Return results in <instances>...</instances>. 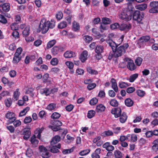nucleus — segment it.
I'll list each match as a JSON object with an SVG mask.
<instances>
[{"label": "nucleus", "mask_w": 158, "mask_h": 158, "mask_svg": "<svg viewBox=\"0 0 158 158\" xmlns=\"http://www.w3.org/2000/svg\"><path fill=\"white\" fill-rule=\"evenodd\" d=\"M107 43L111 48L112 51L114 53V56L115 57L121 56L126 52V50L129 46L128 43L124 44L123 45L118 47L119 44L117 45L112 40H106Z\"/></svg>", "instance_id": "1"}, {"label": "nucleus", "mask_w": 158, "mask_h": 158, "mask_svg": "<svg viewBox=\"0 0 158 158\" xmlns=\"http://www.w3.org/2000/svg\"><path fill=\"white\" fill-rule=\"evenodd\" d=\"M55 21L54 20H51V21H46L44 19H42L40 21L39 26V28L37 31H42V34L46 33L48 31L49 28L52 29L55 26Z\"/></svg>", "instance_id": "2"}, {"label": "nucleus", "mask_w": 158, "mask_h": 158, "mask_svg": "<svg viewBox=\"0 0 158 158\" xmlns=\"http://www.w3.org/2000/svg\"><path fill=\"white\" fill-rule=\"evenodd\" d=\"M133 10H131L127 8L126 9H123L119 12V18L126 21H129L132 18V15L131 13Z\"/></svg>", "instance_id": "3"}, {"label": "nucleus", "mask_w": 158, "mask_h": 158, "mask_svg": "<svg viewBox=\"0 0 158 158\" xmlns=\"http://www.w3.org/2000/svg\"><path fill=\"white\" fill-rule=\"evenodd\" d=\"M132 12L131 14L132 16V19L134 20L137 21L138 23H139L142 20L144 17V13L143 12H140L139 11L136 10Z\"/></svg>", "instance_id": "4"}, {"label": "nucleus", "mask_w": 158, "mask_h": 158, "mask_svg": "<svg viewBox=\"0 0 158 158\" xmlns=\"http://www.w3.org/2000/svg\"><path fill=\"white\" fill-rule=\"evenodd\" d=\"M6 117L8 119V123L9 124L12 123L16 118L14 113L9 111L6 114Z\"/></svg>", "instance_id": "5"}, {"label": "nucleus", "mask_w": 158, "mask_h": 158, "mask_svg": "<svg viewBox=\"0 0 158 158\" xmlns=\"http://www.w3.org/2000/svg\"><path fill=\"white\" fill-rule=\"evenodd\" d=\"M21 132L23 135V139L25 140H27L31 135L30 128L29 127L24 128L22 130Z\"/></svg>", "instance_id": "6"}, {"label": "nucleus", "mask_w": 158, "mask_h": 158, "mask_svg": "<svg viewBox=\"0 0 158 158\" xmlns=\"http://www.w3.org/2000/svg\"><path fill=\"white\" fill-rule=\"evenodd\" d=\"M111 113L114 115L115 118L119 117L122 113V110L120 107H117L112 109L111 111Z\"/></svg>", "instance_id": "7"}, {"label": "nucleus", "mask_w": 158, "mask_h": 158, "mask_svg": "<svg viewBox=\"0 0 158 158\" xmlns=\"http://www.w3.org/2000/svg\"><path fill=\"white\" fill-rule=\"evenodd\" d=\"M87 51L86 50H84L81 53L79 59L82 62H84L87 59Z\"/></svg>", "instance_id": "8"}, {"label": "nucleus", "mask_w": 158, "mask_h": 158, "mask_svg": "<svg viewBox=\"0 0 158 158\" xmlns=\"http://www.w3.org/2000/svg\"><path fill=\"white\" fill-rule=\"evenodd\" d=\"M102 147L105 148L107 151L109 152L112 151L114 149V147L110 145L109 142H108L105 143L102 145Z\"/></svg>", "instance_id": "9"}, {"label": "nucleus", "mask_w": 158, "mask_h": 158, "mask_svg": "<svg viewBox=\"0 0 158 158\" xmlns=\"http://www.w3.org/2000/svg\"><path fill=\"white\" fill-rule=\"evenodd\" d=\"M131 25L130 23L128 24L123 23L119 25V29L121 31L129 30L131 29Z\"/></svg>", "instance_id": "10"}, {"label": "nucleus", "mask_w": 158, "mask_h": 158, "mask_svg": "<svg viewBox=\"0 0 158 158\" xmlns=\"http://www.w3.org/2000/svg\"><path fill=\"white\" fill-rule=\"evenodd\" d=\"M129 61L128 62L127 64V68L131 71L135 70L136 67L135 65L133 60L131 59L129 60Z\"/></svg>", "instance_id": "11"}, {"label": "nucleus", "mask_w": 158, "mask_h": 158, "mask_svg": "<svg viewBox=\"0 0 158 158\" xmlns=\"http://www.w3.org/2000/svg\"><path fill=\"white\" fill-rule=\"evenodd\" d=\"M119 117V120L120 122L121 123H123L126 122L127 118V115L126 113L125 112H123Z\"/></svg>", "instance_id": "12"}, {"label": "nucleus", "mask_w": 158, "mask_h": 158, "mask_svg": "<svg viewBox=\"0 0 158 158\" xmlns=\"http://www.w3.org/2000/svg\"><path fill=\"white\" fill-rule=\"evenodd\" d=\"M111 83V87L114 90L115 92H118V88L117 85L116 80L114 78H112L110 80Z\"/></svg>", "instance_id": "13"}, {"label": "nucleus", "mask_w": 158, "mask_h": 158, "mask_svg": "<svg viewBox=\"0 0 158 158\" xmlns=\"http://www.w3.org/2000/svg\"><path fill=\"white\" fill-rule=\"evenodd\" d=\"M60 137L59 135H56L53 137L50 142L51 145H54L58 143L60 140Z\"/></svg>", "instance_id": "14"}, {"label": "nucleus", "mask_w": 158, "mask_h": 158, "mask_svg": "<svg viewBox=\"0 0 158 158\" xmlns=\"http://www.w3.org/2000/svg\"><path fill=\"white\" fill-rule=\"evenodd\" d=\"M64 56L65 58H69L75 56V55L74 52L70 51H68L64 52Z\"/></svg>", "instance_id": "15"}, {"label": "nucleus", "mask_w": 158, "mask_h": 158, "mask_svg": "<svg viewBox=\"0 0 158 158\" xmlns=\"http://www.w3.org/2000/svg\"><path fill=\"white\" fill-rule=\"evenodd\" d=\"M30 141L31 143L35 147L37 146L39 142V140L36 139V136L35 135H34L31 137Z\"/></svg>", "instance_id": "16"}, {"label": "nucleus", "mask_w": 158, "mask_h": 158, "mask_svg": "<svg viewBox=\"0 0 158 158\" xmlns=\"http://www.w3.org/2000/svg\"><path fill=\"white\" fill-rule=\"evenodd\" d=\"M152 144L153 145L152 147V150L156 152L158 150V139L154 140Z\"/></svg>", "instance_id": "17"}, {"label": "nucleus", "mask_w": 158, "mask_h": 158, "mask_svg": "<svg viewBox=\"0 0 158 158\" xmlns=\"http://www.w3.org/2000/svg\"><path fill=\"white\" fill-rule=\"evenodd\" d=\"M62 48L60 46H54L51 50L52 53L53 55L55 56L58 53L59 51L61 50Z\"/></svg>", "instance_id": "18"}, {"label": "nucleus", "mask_w": 158, "mask_h": 158, "mask_svg": "<svg viewBox=\"0 0 158 158\" xmlns=\"http://www.w3.org/2000/svg\"><path fill=\"white\" fill-rule=\"evenodd\" d=\"M2 10L5 12L9 11L10 10V4L8 3H4L2 4L1 5Z\"/></svg>", "instance_id": "19"}, {"label": "nucleus", "mask_w": 158, "mask_h": 158, "mask_svg": "<svg viewBox=\"0 0 158 158\" xmlns=\"http://www.w3.org/2000/svg\"><path fill=\"white\" fill-rule=\"evenodd\" d=\"M150 39V37L149 36L145 35L140 37L139 41V43H143L148 42Z\"/></svg>", "instance_id": "20"}, {"label": "nucleus", "mask_w": 158, "mask_h": 158, "mask_svg": "<svg viewBox=\"0 0 158 158\" xmlns=\"http://www.w3.org/2000/svg\"><path fill=\"white\" fill-rule=\"evenodd\" d=\"M21 56L14 54V56L12 61L13 64H17L21 59Z\"/></svg>", "instance_id": "21"}, {"label": "nucleus", "mask_w": 158, "mask_h": 158, "mask_svg": "<svg viewBox=\"0 0 158 158\" xmlns=\"http://www.w3.org/2000/svg\"><path fill=\"white\" fill-rule=\"evenodd\" d=\"M106 109V107L102 104H100L96 106V111L98 113L104 111Z\"/></svg>", "instance_id": "22"}, {"label": "nucleus", "mask_w": 158, "mask_h": 158, "mask_svg": "<svg viewBox=\"0 0 158 158\" xmlns=\"http://www.w3.org/2000/svg\"><path fill=\"white\" fill-rule=\"evenodd\" d=\"M113 135V132L110 130H108L101 133V135L103 137L109 136H112Z\"/></svg>", "instance_id": "23"}, {"label": "nucleus", "mask_w": 158, "mask_h": 158, "mask_svg": "<svg viewBox=\"0 0 158 158\" xmlns=\"http://www.w3.org/2000/svg\"><path fill=\"white\" fill-rule=\"evenodd\" d=\"M30 28V27L29 26H27L23 30L22 32L23 36V37H27L29 35Z\"/></svg>", "instance_id": "24"}, {"label": "nucleus", "mask_w": 158, "mask_h": 158, "mask_svg": "<svg viewBox=\"0 0 158 158\" xmlns=\"http://www.w3.org/2000/svg\"><path fill=\"white\" fill-rule=\"evenodd\" d=\"M80 28L79 23L75 21L73 23V29L74 31H76L79 30Z\"/></svg>", "instance_id": "25"}, {"label": "nucleus", "mask_w": 158, "mask_h": 158, "mask_svg": "<svg viewBox=\"0 0 158 158\" xmlns=\"http://www.w3.org/2000/svg\"><path fill=\"white\" fill-rule=\"evenodd\" d=\"M40 93L42 94H45L46 96H48L50 94L49 89L47 88H44L41 89Z\"/></svg>", "instance_id": "26"}, {"label": "nucleus", "mask_w": 158, "mask_h": 158, "mask_svg": "<svg viewBox=\"0 0 158 158\" xmlns=\"http://www.w3.org/2000/svg\"><path fill=\"white\" fill-rule=\"evenodd\" d=\"M125 105L128 107H131L132 106L134 102L130 98H127L125 100Z\"/></svg>", "instance_id": "27"}, {"label": "nucleus", "mask_w": 158, "mask_h": 158, "mask_svg": "<svg viewBox=\"0 0 158 158\" xmlns=\"http://www.w3.org/2000/svg\"><path fill=\"white\" fill-rule=\"evenodd\" d=\"M114 155L115 158H122L123 157L122 153L118 150L114 151Z\"/></svg>", "instance_id": "28"}, {"label": "nucleus", "mask_w": 158, "mask_h": 158, "mask_svg": "<svg viewBox=\"0 0 158 158\" xmlns=\"http://www.w3.org/2000/svg\"><path fill=\"white\" fill-rule=\"evenodd\" d=\"M51 123L52 125L58 127H60L62 125V123L60 121L58 120H54L51 121Z\"/></svg>", "instance_id": "29"}, {"label": "nucleus", "mask_w": 158, "mask_h": 158, "mask_svg": "<svg viewBox=\"0 0 158 158\" xmlns=\"http://www.w3.org/2000/svg\"><path fill=\"white\" fill-rule=\"evenodd\" d=\"M56 40H53L50 41L48 43L46 47L47 49H49L52 48L56 43Z\"/></svg>", "instance_id": "30"}, {"label": "nucleus", "mask_w": 158, "mask_h": 158, "mask_svg": "<svg viewBox=\"0 0 158 158\" xmlns=\"http://www.w3.org/2000/svg\"><path fill=\"white\" fill-rule=\"evenodd\" d=\"M19 89L18 88L14 92L13 97L15 100H18L19 96L20 93L19 92Z\"/></svg>", "instance_id": "31"}, {"label": "nucleus", "mask_w": 158, "mask_h": 158, "mask_svg": "<svg viewBox=\"0 0 158 158\" xmlns=\"http://www.w3.org/2000/svg\"><path fill=\"white\" fill-rule=\"evenodd\" d=\"M104 48L102 46L99 45L96 47L95 49V52L102 53L103 52Z\"/></svg>", "instance_id": "32"}, {"label": "nucleus", "mask_w": 158, "mask_h": 158, "mask_svg": "<svg viewBox=\"0 0 158 158\" xmlns=\"http://www.w3.org/2000/svg\"><path fill=\"white\" fill-rule=\"evenodd\" d=\"M18 24L15 23H12L10 27L11 29L13 31L18 30L19 27Z\"/></svg>", "instance_id": "33"}, {"label": "nucleus", "mask_w": 158, "mask_h": 158, "mask_svg": "<svg viewBox=\"0 0 158 158\" xmlns=\"http://www.w3.org/2000/svg\"><path fill=\"white\" fill-rule=\"evenodd\" d=\"M138 74L135 73L131 75L129 78V81L131 82H133L138 77Z\"/></svg>", "instance_id": "34"}, {"label": "nucleus", "mask_w": 158, "mask_h": 158, "mask_svg": "<svg viewBox=\"0 0 158 158\" xmlns=\"http://www.w3.org/2000/svg\"><path fill=\"white\" fill-rule=\"evenodd\" d=\"M110 104L113 107H117L118 105V102L115 99H112L110 102Z\"/></svg>", "instance_id": "35"}, {"label": "nucleus", "mask_w": 158, "mask_h": 158, "mask_svg": "<svg viewBox=\"0 0 158 158\" xmlns=\"http://www.w3.org/2000/svg\"><path fill=\"white\" fill-rule=\"evenodd\" d=\"M67 24L66 21H62L58 25V27L60 29H63L67 27Z\"/></svg>", "instance_id": "36"}, {"label": "nucleus", "mask_w": 158, "mask_h": 158, "mask_svg": "<svg viewBox=\"0 0 158 158\" xmlns=\"http://www.w3.org/2000/svg\"><path fill=\"white\" fill-rule=\"evenodd\" d=\"M87 71L89 73L91 74L96 75L98 74V72L97 70L92 69L90 67H89L87 68Z\"/></svg>", "instance_id": "37"}, {"label": "nucleus", "mask_w": 158, "mask_h": 158, "mask_svg": "<svg viewBox=\"0 0 158 158\" xmlns=\"http://www.w3.org/2000/svg\"><path fill=\"white\" fill-rule=\"evenodd\" d=\"M143 59L140 57H137L135 60V62L136 65L140 66L143 61Z\"/></svg>", "instance_id": "38"}, {"label": "nucleus", "mask_w": 158, "mask_h": 158, "mask_svg": "<svg viewBox=\"0 0 158 158\" xmlns=\"http://www.w3.org/2000/svg\"><path fill=\"white\" fill-rule=\"evenodd\" d=\"M49 151L53 153H57L60 152V150L56 148L54 146L52 145L49 148Z\"/></svg>", "instance_id": "39"}, {"label": "nucleus", "mask_w": 158, "mask_h": 158, "mask_svg": "<svg viewBox=\"0 0 158 158\" xmlns=\"http://www.w3.org/2000/svg\"><path fill=\"white\" fill-rule=\"evenodd\" d=\"M95 114V112L93 110H90L88 111L87 117L89 118H93L94 115Z\"/></svg>", "instance_id": "40"}, {"label": "nucleus", "mask_w": 158, "mask_h": 158, "mask_svg": "<svg viewBox=\"0 0 158 158\" xmlns=\"http://www.w3.org/2000/svg\"><path fill=\"white\" fill-rule=\"evenodd\" d=\"M12 35L15 39L19 38V33L17 30L14 31L12 33Z\"/></svg>", "instance_id": "41"}, {"label": "nucleus", "mask_w": 158, "mask_h": 158, "mask_svg": "<svg viewBox=\"0 0 158 158\" xmlns=\"http://www.w3.org/2000/svg\"><path fill=\"white\" fill-rule=\"evenodd\" d=\"M102 21L104 24H108L110 23L111 20L108 18L104 17L102 18Z\"/></svg>", "instance_id": "42"}, {"label": "nucleus", "mask_w": 158, "mask_h": 158, "mask_svg": "<svg viewBox=\"0 0 158 158\" xmlns=\"http://www.w3.org/2000/svg\"><path fill=\"white\" fill-rule=\"evenodd\" d=\"M56 107V104L55 103H50L48 105L46 109L48 110H51L54 109Z\"/></svg>", "instance_id": "43"}, {"label": "nucleus", "mask_w": 158, "mask_h": 158, "mask_svg": "<svg viewBox=\"0 0 158 158\" xmlns=\"http://www.w3.org/2000/svg\"><path fill=\"white\" fill-rule=\"evenodd\" d=\"M73 150L74 149L73 147L69 149H66L63 150L62 151V152L64 154H67L72 152Z\"/></svg>", "instance_id": "44"}, {"label": "nucleus", "mask_w": 158, "mask_h": 158, "mask_svg": "<svg viewBox=\"0 0 158 158\" xmlns=\"http://www.w3.org/2000/svg\"><path fill=\"white\" fill-rule=\"evenodd\" d=\"M63 17V14L61 11L58 12L56 15V17L57 19L60 20Z\"/></svg>", "instance_id": "45"}, {"label": "nucleus", "mask_w": 158, "mask_h": 158, "mask_svg": "<svg viewBox=\"0 0 158 158\" xmlns=\"http://www.w3.org/2000/svg\"><path fill=\"white\" fill-rule=\"evenodd\" d=\"M86 43H89L93 40L92 37L89 35H85L83 37Z\"/></svg>", "instance_id": "46"}, {"label": "nucleus", "mask_w": 158, "mask_h": 158, "mask_svg": "<svg viewBox=\"0 0 158 158\" xmlns=\"http://www.w3.org/2000/svg\"><path fill=\"white\" fill-rule=\"evenodd\" d=\"M60 116V114L59 113L55 112L52 114L51 116V118L52 119H57L59 118Z\"/></svg>", "instance_id": "47"}, {"label": "nucleus", "mask_w": 158, "mask_h": 158, "mask_svg": "<svg viewBox=\"0 0 158 158\" xmlns=\"http://www.w3.org/2000/svg\"><path fill=\"white\" fill-rule=\"evenodd\" d=\"M128 1V8L131 10H133L134 9V7L132 6V2H133L135 0H127Z\"/></svg>", "instance_id": "48"}, {"label": "nucleus", "mask_w": 158, "mask_h": 158, "mask_svg": "<svg viewBox=\"0 0 158 158\" xmlns=\"http://www.w3.org/2000/svg\"><path fill=\"white\" fill-rule=\"evenodd\" d=\"M98 102V99L96 98H93L89 102V104L91 106L95 105Z\"/></svg>", "instance_id": "49"}, {"label": "nucleus", "mask_w": 158, "mask_h": 158, "mask_svg": "<svg viewBox=\"0 0 158 158\" xmlns=\"http://www.w3.org/2000/svg\"><path fill=\"white\" fill-rule=\"evenodd\" d=\"M136 93L138 96L140 97H143L145 94L144 91L140 89L137 90L136 91Z\"/></svg>", "instance_id": "50"}, {"label": "nucleus", "mask_w": 158, "mask_h": 158, "mask_svg": "<svg viewBox=\"0 0 158 158\" xmlns=\"http://www.w3.org/2000/svg\"><path fill=\"white\" fill-rule=\"evenodd\" d=\"M90 149H87L81 151L79 154L81 156H84L88 154L90 152Z\"/></svg>", "instance_id": "51"}, {"label": "nucleus", "mask_w": 158, "mask_h": 158, "mask_svg": "<svg viewBox=\"0 0 158 158\" xmlns=\"http://www.w3.org/2000/svg\"><path fill=\"white\" fill-rule=\"evenodd\" d=\"M149 12L152 13H158V6H156L153 8H152L149 10Z\"/></svg>", "instance_id": "52"}, {"label": "nucleus", "mask_w": 158, "mask_h": 158, "mask_svg": "<svg viewBox=\"0 0 158 158\" xmlns=\"http://www.w3.org/2000/svg\"><path fill=\"white\" fill-rule=\"evenodd\" d=\"M33 91L34 89L33 88H29L26 91V93L29 94L31 97H33L34 95Z\"/></svg>", "instance_id": "53"}, {"label": "nucleus", "mask_w": 158, "mask_h": 158, "mask_svg": "<svg viewBox=\"0 0 158 158\" xmlns=\"http://www.w3.org/2000/svg\"><path fill=\"white\" fill-rule=\"evenodd\" d=\"M15 20L16 23L18 24L21 23V15H16L15 16Z\"/></svg>", "instance_id": "54"}, {"label": "nucleus", "mask_w": 158, "mask_h": 158, "mask_svg": "<svg viewBox=\"0 0 158 158\" xmlns=\"http://www.w3.org/2000/svg\"><path fill=\"white\" fill-rule=\"evenodd\" d=\"M58 63V59L56 58H53L50 61L51 64L53 65H56Z\"/></svg>", "instance_id": "55"}, {"label": "nucleus", "mask_w": 158, "mask_h": 158, "mask_svg": "<svg viewBox=\"0 0 158 158\" xmlns=\"http://www.w3.org/2000/svg\"><path fill=\"white\" fill-rule=\"evenodd\" d=\"M33 154L32 150L30 148L27 149L26 152V155L29 157H31Z\"/></svg>", "instance_id": "56"}, {"label": "nucleus", "mask_w": 158, "mask_h": 158, "mask_svg": "<svg viewBox=\"0 0 158 158\" xmlns=\"http://www.w3.org/2000/svg\"><path fill=\"white\" fill-rule=\"evenodd\" d=\"M96 86L95 83H90L87 86V88L89 90H91L95 88Z\"/></svg>", "instance_id": "57"}, {"label": "nucleus", "mask_w": 158, "mask_h": 158, "mask_svg": "<svg viewBox=\"0 0 158 158\" xmlns=\"http://www.w3.org/2000/svg\"><path fill=\"white\" fill-rule=\"evenodd\" d=\"M6 106L7 107H9L12 103V101L10 98H8L5 100Z\"/></svg>", "instance_id": "58"}, {"label": "nucleus", "mask_w": 158, "mask_h": 158, "mask_svg": "<svg viewBox=\"0 0 158 158\" xmlns=\"http://www.w3.org/2000/svg\"><path fill=\"white\" fill-rule=\"evenodd\" d=\"M119 28V24L118 23H115L110 25V28L113 30Z\"/></svg>", "instance_id": "59"}, {"label": "nucleus", "mask_w": 158, "mask_h": 158, "mask_svg": "<svg viewBox=\"0 0 158 158\" xmlns=\"http://www.w3.org/2000/svg\"><path fill=\"white\" fill-rule=\"evenodd\" d=\"M149 6L151 7V8L158 6V1H153L151 2L150 3Z\"/></svg>", "instance_id": "60"}, {"label": "nucleus", "mask_w": 158, "mask_h": 158, "mask_svg": "<svg viewBox=\"0 0 158 158\" xmlns=\"http://www.w3.org/2000/svg\"><path fill=\"white\" fill-rule=\"evenodd\" d=\"M66 65L69 69H73L74 66V64L73 63L70 61H67L65 62Z\"/></svg>", "instance_id": "61"}, {"label": "nucleus", "mask_w": 158, "mask_h": 158, "mask_svg": "<svg viewBox=\"0 0 158 158\" xmlns=\"http://www.w3.org/2000/svg\"><path fill=\"white\" fill-rule=\"evenodd\" d=\"M32 121V118L30 116H27L24 118L23 122L25 124L30 123Z\"/></svg>", "instance_id": "62"}, {"label": "nucleus", "mask_w": 158, "mask_h": 158, "mask_svg": "<svg viewBox=\"0 0 158 158\" xmlns=\"http://www.w3.org/2000/svg\"><path fill=\"white\" fill-rule=\"evenodd\" d=\"M135 88L134 87H130L126 89V92L128 93H131L135 90Z\"/></svg>", "instance_id": "63"}, {"label": "nucleus", "mask_w": 158, "mask_h": 158, "mask_svg": "<svg viewBox=\"0 0 158 158\" xmlns=\"http://www.w3.org/2000/svg\"><path fill=\"white\" fill-rule=\"evenodd\" d=\"M41 156L43 158H48L50 156V155L47 150V151L43 152Z\"/></svg>", "instance_id": "64"}]
</instances>
